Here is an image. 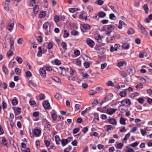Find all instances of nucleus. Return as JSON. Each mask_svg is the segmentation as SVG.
<instances>
[{"mask_svg": "<svg viewBox=\"0 0 152 152\" xmlns=\"http://www.w3.org/2000/svg\"><path fill=\"white\" fill-rule=\"evenodd\" d=\"M109 18L111 20H114V18H115V17L113 14L111 13L110 15Z\"/></svg>", "mask_w": 152, "mask_h": 152, "instance_id": "nucleus-60", "label": "nucleus"}, {"mask_svg": "<svg viewBox=\"0 0 152 152\" xmlns=\"http://www.w3.org/2000/svg\"><path fill=\"white\" fill-rule=\"evenodd\" d=\"M107 86H114V83L112 82L111 81H109L107 83Z\"/></svg>", "mask_w": 152, "mask_h": 152, "instance_id": "nucleus-43", "label": "nucleus"}, {"mask_svg": "<svg viewBox=\"0 0 152 152\" xmlns=\"http://www.w3.org/2000/svg\"><path fill=\"white\" fill-rule=\"evenodd\" d=\"M82 27L83 28L86 30H88L90 28V26L88 24H84L83 25Z\"/></svg>", "mask_w": 152, "mask_h": 152, "instance_id": "nucleus-19", "label": "nucleus"}, {"mask_svg": "<svg viewBox=\"0 0 152 152\" xmlns=\"http://www.w3.org/2000/svg\"><path fill=\"white\" fill-rule=\"evenodd\" d=\"M118 45H119L115 44L114 46L113 45L111 46L110 48V51L111 52H113L114 51H117L118 47L119 46Z\"/></svg>", "mask_w": 152, "mask_h": 152, "instance_id": "nucleus-8", "label": "nucleus"}, {"mask_svg": "<svg viewBox=\"0 0 152 152\" xmlns=\"http://www.w3.org/2000/svg\"><path fill=\"white\" fill-rule=\"evenodd\" d=\"M14 26V23H12L10 24L9 23L7 26V28L10 32H11Z\"/></svg>", "mask_w": 152, "mask_h": 152, "instance_id": "nucleus-11", "label": "nucleus"}, {"mask_svg": "<svg viewBox=\"0 0 152 152\" xmlns=\"http://www.w3.org/2000/svg\"><path fill=\"white\" fill-rule=\"evenodd\" d=\"M61 145L63 146H64L68 143L66 139H62L61 141Z\"/></svg>", "mask_w": 152, "mask_h": 152, "instance_id": "nucleus-22", "label": "nucleus"}, {"mask_svg": "<svg viewBox=\"0 0 152 152\" xmlns=\"http://www.w3.org/2000/svg\"><path fill=\"white\" fill-rule=\"evenodd\" d=\"M15 71L16 74L18 75H20L21 72V70L19 68L15 69Z\"/></svg>", "mask_w": 152, "mask_h": 152, "instance_id": "nucleus-39", "label": "nucleus"}, {"mask_svg": "<svg viewBox=\"0 0 152 152\" xmlns=\"http://www.w3.org/2000/svg\"><path fill=\"white\" fill-rule=\"evenodd\" d=\"M98 16L99 17L103 18L106 15L105 12L103 11H101L98 13Z\"/></svg>", "mask_w": 152, "mask_h": 152, "instance_id": "nucleus-18", "label": "nucleus"}, {"mask_svg": "<svg viewBox=\"0 0 152 152\" xmlns=\"http://www.w3.org/2000/svg\"><path fill=\"white\" fill-rule=\"evenodd\" d=\"M123 144L121 143H119L117 144L116 148L118 149H121L123 147Z\"/></svg>", "mask_w": 152, "mask_h": 152, "instance_id": "nucleus-36", "label": "nucleus"}, {"mask_svg": "<svg viewBox=\"0 0 152 152\" xmlns=\"http://www.w3.org/2000/svg\"><path fill=\"white\" fill-rule=\"evenodd\" d=\"M44 143L45 145L47 147L49 146L50 144V142L49 141L47 140H45L44 141Z\"/></svg>", "mask_w": 152, "mask_h": 152, "instance_id": "nucleus-62", "label": "nucleus"}, {"mask_svg": "<svg viewBox=\"0 0 152 152\" xmlns=\"http://www.w3.org/2000/svg\"><path fill=\"white\" fill-rule=\"evenodd\" d=\"M116 109L113 108H110L107 109V110L108 113L110 115H112L115 112Z\"/></svg>", "mask_w": 152, "mask_h": 152, "instance_id": "nucleus-13", "label": "nucleus"}, {"mask_svg": "<svg viewBox=\"0 0 152 152\" xmlns=\"http://www.w3.org/2000/svg\"><path fill=\"white\" fill-rule=\"evenodd\" d=\"M71 34L72 35L74 36H76L78 34V32L77 31L74 30L71 31Z\"/></svg>", "mask_w": 152, "mask_h": 152, "instance_id": "nucleus-33", "label": "nucleus"}, {"mask_svg": "<svg viewBox=\"0 0 152 152\" xmlns=\"http://www.w3.org/2000/svg\"><path fill=\"white\" fill-rule=\"evenodd\" d=\"M39 6L38 5H36L33 7V12L34 13L36 14L38 11L39 9Z\"/></svg>", "mask_w": 152, "mask_h": 152, "instance_id": "nucleus-16", "label": "nucleus"}, {"mask_svg": "<svg viewBox=\"0 0 152 152\" xmlns=\"http://www.w3.org/2000/svg\"><path fill=\"white\" fill-rule=\"evenodd\" d=\"M45 68L43 67L40 68L39 70L40 75L42 77H45L46 76Z\"/></svg>", "mask_w": 152, "mask_h": 152, "instance_id": "nucleus-2", "label": "nucleus"}, {"mask_svg": "<svg viewBox=\"0 0 152 152\" xmlns=\"http://www.w3.org/2000/svg\"><path fill=\"white\" fill-rule=\"evenodd\" d=\"M64 38H66V37H68L69 35V33L66 30H65L64 31Z\"/></svg>", "mask_w": 152, "mask_h": 152, "instance_id": "nucleus-32", "label": "nucleus"}, {"mask_svg": "<svg viewBox=\"0 0 152 152\" xmlns=\"http://www.w3.org/2000/svg\"><path fill=\"white\" fill-rule=\"evenodd\" d=\"M2 69L4 72L6 74H8V70L6 66L4 65L2 66Z\"/></svg>", "mask_w": 152, "mask_h": 152, "instance_id": "nucleus-20", "label": "nucleus"}, {"mask_svg": "<svg viewBox=\"0 0 152 152\" xmlns=\"http://www.w3.org/2000/svg\"><path fill=\"white\" fill-rule=\"evenodd\" d=\"M9 4L8 3H6L5 5L4 6V9L7 11H8L9 10V7H8Z\"/></svg>", "mask_w": 152, "mask_h": 152, "instance_id": "nucleus-45", "label": "nucleus"}, {"mask_svg": "<svg viewBox=\"0 0 152 152\" xmlns=\"http://www.w3.org/2000/svg\"><path fill=\"white\" fill-rule=\"evenodd\" d=\"M55 139L56 144L58 145L60 143L59 142L60 141L59 137L58 135H56L55 137Z\"/></svg>", "mask_w": 152, "mask_h": 152, "instance_id": "nucleus-23", "label": "nucleus"}, {"mask_svg": "<svg viewBox=\"0 0 152 152\" xmlns=\"http://www.w3.org/2000/svg\"><path fill=\"white\" fill-rule=\"evenodd\" d=\"M72 149V147L71 146H69L68 147L66 148L64 151V152H69V151Z\"/></svg>", "mask_w": 152, "mask_h": 152, "instance_id": "nucleus-34", "label": "nucleus"}, {"mask_svg": "<svg viewBox=\"0 0 152 152\" xmlns=\"http://www.w3.org/2000/svg\"><path fill=\"white\" fill-rule=\"evenodd\" d=\"M138 27L140 28L142 32L145 34H146L147 31L144 27L141 24H139L138 25Z\"/></svg>", "mask_w": 152, "mask_h": 152, "instance_id": "nucleus-15", "label": "nucleus"}, {"mask_svg": "<svg viewBox=\"0 0 152 152\" xmlns=\"http://www.w3.org/2000/svg\"><path fill=\"white\" fill-rule=\"evenodd\" d=\"M126 119L122 117H121L120 119V123L122 125H125L126 124Z\"/></svg>", "mask_w": 152, "mask_h": 152, "instance_id": "nucleus-12", "label": "nucleus"}, {"mask_svg": "<svg viewBox=\"0 0 152 152\" xmlns=\"http://www.w3.org/2000/svg\"><path fill=\"white\" fill-rule=\"evenodd\" d=\"M107 29L109 31L111 32L112 29H114V28L111 25H109L107 28Z\"/></svg>", "mask_w": 152, "mask_h": 152, "instance_id": "nucleus-61", "label": "nucleus"}, {"mask_svg": "<svg viewBox=\"0 0 152 152\" xmlns=\"http://www.w3.org/2000/svg\"><path fill=\"white\" fill-rule=\"evenodd\" d=\"M48 22H45L43 24V27L45 29H47L48 27Z\"/></svg>", "mask_w": 152, "mask_h": 152, "instance_id": "nucleus-42", "label": "nucleus"}, {"mask_svg": "<svg viewBox=\"0 0 152 152\" xmlns=\"http://www.w3.org/2000/svg\"><path fill=\"white\" fill-rule=\"evenodd\" d=\"M108 121L111 124L114 125H116L117 124L116 121L114 118L109 119H108Z\"/></svg>", "mask_w": 152, "mask_h": 152, "instance_id": "nucleus-10", "label": "nucleus"}, {"mask_svg": "<svg viewBox=\"0 0 152 152\" xmlns=\"http://www.w3.org/2000/svg\"><path fill=\"white\" fill-rule=\"evenodd\" d=\"M28 83L29 84V86H32L34 87H35L36 86V84L35 83H34L31 80H29L28 81Z\"/></svg>", "mask_w": 152, "mask_h": 152, "instance_id": "nucleus-49", "label": "nucleus"}, {"mask_svg": "<svg viewBox=\"0 0 152 152\" xmlns=\"http://www.w3.org/2000/svg\"><path fill=\"white\" fill-rule=\"evenodd\" d=\"M88 131V129L87 127H86L83 128L82 129V131L84 134H85Z\"/></svg>", "mask_w": 152, "mask_h": 152, "instance_id": "nucleus-52", "label": "nucleus"}, {"mask_svg": "<svg viewBox=\"0 0 152 152\" xmlns=\"http://www.w3.org/2000/svg\"><path fill=\"white\" fill-rule=\"evenodd\" d=\"M55 98L58 100H59L61 98V95L58 93H56L55 95Z\"/></svg>", "mask_w": 152, "mask_h": 152, "instance_id": "nucleus-35", "label": "nucleus"}, {"mask_svg": "<svg viewBox=\"0 0 152 152\" xmlns=\"http://www.w3.org/2000/svg\"><path fill=\"white\" fill-rule=\"evenodd\" d=\"M138 102L140 104H143L144 101V100L142 98H139L137 99Z\"/></svg>", "mask_w": 152, "mask_h": 152, "instance_id": "nucleus-47", "label": "nucleus"}, {"mask_svg": "<svg viewBox=\"0 0 152 152\" xmlns=\"http://www.w3.org/2000/svg\"><path fill=\"white\" fill-rule=\"evenodd\" d=\"M79 131V129L77 128H76L74 129L73 132L74 134H76L78 133Z\"/></svg>", "mask_w": 152, "mask_h": 152, "instance_id": "nucleus-64", "label": "nucleus"}, {"mask_svg": "<svg viewBox=\"0 0 152 152\" xmlns=\"http://www.w3.org/2000/svg\"><path fill=\"white\" fill-rule=\"evenodd\" d=\"M16 60L20 64H21L23 60L20 57L17 56L16 58Z\"/></svg>", "mask_w": 152, "mask_h": 152, "instance_id": "nucleus-24", "label": "nucleus"}, {"mask_svg": "<svg viewBox=\"0 0 152 152\" xmlns=\"http://www.w3.org/2000/svg\"><path fill=\"white\" fill-rule=\"evenodd\" d=\"M12 103L13 105H15L18 104V102L17 100L15 98L13 99L12 100Z\"/></svg>", "mask_w": 152, "mask_h": 152, "instance_id": "nucleus-28", "label": "nucleus"}, {"mask_svg": "<svg viewBox=\"0 0 152 152\" xmlns=\"http://www.w3.org/2000/svg\"><path fill=\"white\" fill-rule=\"evenodd\" d=\"M98 4L99 5H102L104 3V1L102 0H98L97 1Z\"/></svg>", "mask_w": 152, "mask_h": 152, "instance_id": "nucleus-55", "label": "nucleus"}, {"mask_svg": "<svg viewBox=\"0 0 152 152\" xmlns=\"http://www.w3.org/2000/svg\"><path fill=\"white\" fill-rule=\"evenodd\" d=\"M21 109L19 108H17L15 110V115H17L19 114L21 111Z\"/></svg>", "mask_w": 152, "mask_h": 152, "instance_id": "nucleus-26", "label": "nucleus"}, {"mask_svg": "<svg viewBox=\"0 0 152 152\" xmlns=\"http://www.w3.org/2000/svg\"><path fill=\"white\" fill-rule=\"evenodd\" d=\"M130 135V134L129 132L128 133L126 134L124 139V140L125 141L127 140L129 137Z\"/></svg>", "mask_w": 152, "mask_h": 152, "instance_id": "nucleus-44", "label": "nucleus"}, {"mask_svg": "<svg viewBox=\"0 0 152 152\" xmlns=\"http://www.w3.org/2000/svg\"><path fill=\"white\" fill-rule=\"evenodd\" d=\"M140 132L142 134L143 136H144L145 135V134L146 133V132L143 129H140Z\"/></svg>", "mask_w": 152, "mask_h": 152, "instance_id": "nucleus-51", "label": "nucleus"}, {"mask_svg": "<svg viewBox=\"0 0 152 152\" xmlns=\"http://www.w3.org/2000/svg\"><path fill=\"white\" fill-rule=\"evenodd\" d=\"M45 12L43 11H42L40 12V13L39 14V16L40 18H43L45 17Z\"/></svg>", "mask_w": 152, "mask_h": 152, "instance_id": "nucleus-30", "label": "nucleus"}, {"mask_svg": "<svg viewBox=\"0 0 152 152\" xmlns=\"http://www.w3.org/2000/svg\"><path fill=\"white\" fill-rule=\"evenodd\" d=\"M113 96V95L111 94H109L107 95L105 97V99L107 101H109L112 99Z\"/></svg>", "mask_w": 152, "mask_h": 152, "instance_id": "nucleus-17", "label": "nucleus"}, {"mask_svg": "<svg viewBox=\"0 0 152 152\" xmlns=\"http://www.w3.org/2000/svg\"><path fill=\"white\" fill-rule=\"evenodd\" d=\"M96 39L97 40V42H101L102 39L101 38V36L100 34L98 35V38H96Z\"/></svg>", "mask_w": 152, "mask_h": 152, "instance_id": "nucleus-54", "label": "nucleus"}, {"mask_svg": "<svg viewBox=\"0 0 152 152\" xmlns=\"http://www.w3.org/2000/svg\"><path fill=\"white\" fill-rule=\"evenodd\" d=\"M127 72L130 75H132L135 73V70L133 67H130L128 69Z\"/></svg>", "mask_w": 152, "mask_h": 152, "instance_id": "nucleus-4", "label": "nucleus"}, {"mask_svg": "<svg viewBox=\"0 0 152 152\" xmlns=\"http://www.w3.org/2000/svg\"><path fill=\"white\" fill-rule=\"evenodd\" d=\"M42 105L45 109H48L50 107V104L47 101H45L42 103Z\"/></svg>", "mask_w": 152, "mask_h": 152, "instance_id": "nucleus-7", "label": "nucleus"}, {"mask_svg": "<svg viewBox=\"0 0 152 152\" xmlns=\"http://www.w3.org/2000/svg\"><path fill=\"white\" fill-rule=\"evenodd\" d=\"M61 45L62 48L65 50L67 49V44L66 43L64 42H62L61 43Z\"/></svg>", "mask_w": 152, "mask_h": 152, "instance_id": "nucleus-37", "label": "nucleus"}, {"mask_svg": "<svg viewBox=\"0 0 152 152\" xmlns=\"http://www.w3.org/2000/svg\"><path fill=\"white\" fill-rule=\"evenodd\" d=\"M53 47V44L51 42H49L48 44V48L49 49H51Z\"/></svg>", "mask_w": 152, "mask_h": 152, "instance_id": "nucleus-48", "label": "nucleus"}, {"mask_svg": "<svg viewBox=\"0 0 152 152\" xmlns=\"http://www.w3.org/2000/svg\"><path fill=\"white\" fill-rule=\"evenodd\" d=\"M129 44L128 43H124L123 44L122 47L123 48L125 49H128L129 48Z\"/></svg>", "mask_w": 152, "mask_h": 152, "instance_id": "nucleus-31", "label": "nucleus"}, {"mask_svg": "<svg viewBox=\"0 0 152 152\" xmlns=\"http://www.w3.org/2000/svg\"><path fill=\"white\" fill-rule=\"evenodd\" d=\"M33 134L38 137L40 136L41 133V131L38 129H34L32 132Z\"/></svg>", "mask_w": 152, "mask_h": 152, "instance_id": "nucleus-3", "label": "nucleus"}, {"mask_svg": "<svg viewBox=\"0 0 152 152\" xmlns=\"http://www.w3.org/2000/svg\"><path fill=\"white\" fill-rule=\"evenodd\" d=\"M59 17L56 15L54 16V19L55 22H58L59 21Z\"/></svg>", "mask_w": 152, "mask_h": 152, "instance_id": "nucleus-50", "label": "nucleus"}, {"mask_svg": "<svg viewBox=\"0 0 152 152\" xmlns=\"http://www.w3.org/2000/svg\"><path fill=\"white\" fill-rule=\"evenodd\" d=\"M13 53L12 51L11 50H9L7 53V56L9 57L12 56L13 55Z\"/></svg>", "mask_w": 152, "mask_h": 152, "instance_id": "nucleus-29", "label": "nucleus"}, {"mask_svg": "<svg viewBox=\"0 0 152 152\" xmlns=\"http://www.w3.org/2000/svg\"><path fill=\"white\" fill-rule=\"evenodd\" d=\"M126 93L124 91H121L119 93V95L122 97H125L126 95Z\"/></svg>", "mask_w": 152, "mask_h": 152, "instance_id": "nucleus-41", "label": "nucleus"}, {"mask_svg": "<svg viewBox=\"0 0 152 152\" xmlns=\"http://www.w3.org/2000/svg\"><path fill=\"white\" fill-rule=\"evenodd\" d=\"M2 142L4 145H6L7 144V142L6 139L4 138H3L2 140Z\"/></svg>", "mask_w": 152, "mask_h": 152, "instance_id": "nucleus-56", "label": "nucleus"}, {"mask_svg": "<svg viewBox=\"0 0 152 152\" xmlns=\"http://www.w3.org/2000/svg\"><path fill=\"white\" fill-rule=\"evenodd\" d=\"M129 34H133L134 33V31L133 29L129 28L128 31Z\"/></svg>", "mask_w": 152, "mask_h": 152, "instance_id": "nucleus-57", "label": "nucleus"}, {"mask_svg": "<svg viewBox=\"0 0 152 152\" xmlns=\"http://www.w3.org/2000/svg\"><path fill=\"white\" fill-rule=\"evenodd\" d=\"M86 43L91 48H93L94 45V41L89 38L87 39Z\"/></svg>", "mask_w": 152, "mask_h": 152, "instance_id": "nucleus-5", "label": "nucleus"}, {"mask_svg": "<svg viewBox=\"0 0 152 152\" xmlns=\"http://www.w3.org/2000/svg\"><path fill=\"white\" fill-rule=\"evenodd\" d=\"M69 73L70 76L68 77V79L69 81H73L77 79V73L75 71L71 68H70Z\"/></svg>", "mask_w": 152, "mask_h": 152, "instance_id": "nucleus-1", "label": "nucleus"}, {"mask_svg": "<svg viewBox=\"0 0 152 152\" xmlns=\"http://www.w3.org/2000/svg\"><path fill=\"white\" fill-rule=\"evenodd\" d=\"M145 53H140L139 54V56L140 58H143L144 56H146V54L145 55Z\"/></svg>", "mask_w": 152, "mask_h": 152, "instance_id": "nucleus-58", "label": "nucleus"}, {"mask_svg": "<svg viewBox=\"0 0 152 152\" xmlns=\"http://www.w3.org/2000/svg\"><path fill=\"white\" fill-rule=\"evenodd\" d=\"M52 78L53 80L56 82H59L60 81L59 78L57 77L53 76L52 77Z\"/></svg>", "mask_w": 152, "mask_h": 152, "instance_id": "nucleus-40", "label": "nucleus"}, {"mask_svg": "<svg viewBox=\"0 0 152 152\" xmlns=\"http://www.w3.org/2000/svg\"><path fill=\"white\" fill-rule=\"evenodd\" d=\"M98 50L99 52V53L102 54L104 53L105 52V49L103 48H100L98 49Z\"/></svg>", "mask_w": 152, "mask_h": 152, "instance_id": "nucleus-27", "label": "nucleus"}, {"mask_svg": "<svg viewBox=\"0 0 152 152\" xmlns=\"http://www.w3.org/2000/svg\"><path fill=\"white\" fill-rule=\"evenodd\" d=\"M139 144V143L137 142H134L133 143L129 144V146H132V147H135L137 146Z\"/></svg>", "mask_w": 152, "mask_h": 152, "instance_id": "nucleus-38", "label": "nucleus"}, {"mask_svg": "<svg viewBox=\"0 0 152 152\" xmlns=\"http://www.w3.org/2000/svg\"><path fill=\"white\" fill-rule=\"evenodd\" d=\"M58 72L59 73L63 75H64L66 73V69L63 67H60L59 68Z\"/></svg>", "mask_w": 152, "mask_h": 152, "instance_id": "nucleus-6", "label": "nucleus"}, {"mask_svg": "<svg viewBox=\"0 0 152 152\" xmlns=\"http://www.w3.org/2000/svg\"><path fill=\"white\" fill-rule=\"evenodd\" d=\"M51 117L53 120L56 121L57 119V115L56 114L53 113L52 114Z\"/></svg>", "mask_w": 152, "mask_h": 152, "instance_id": "nucleus-46", "label": "nucleus"}, {"mask_svg": "<svg viewBox=\"0 0 152 152\" xmlns=\"http://www.w3.org/2000/svg\"><path fill=\"white\" fill-rule=\"evenodd\" d=\"M143 8L146 13L148 12V5L147 4H145L143 6Z\"/></svg>", "mask_w": 152, "mask_h": 152, "instance_id": "nucleus-25", "label": "nucleus"}, {"mask_svg": "<svg viewBox=\"0 0 152 152\" xmlns=\"http://www.w3.org/2000/svg\"><path fill=\"white\" fill-rule=\"evenodd\" d=\"M38 49L39 50L37 53V56L38 57H41L42 54V51L43 50V49H44V48L42 49V47L40 46H39L38 48Z\"/></svg>", "mask_w": 152, "mask_h": 152, "instance_id": "nucleus-9", "label": "nucleus"}, {"mask_svg": "<svg viewBox=\"0 0 152 152\" xmlns=\"http://www.w3.org/2000/svg\"><path fill=\"white\" fill-rule=\"evenodd\" d=\"M142 86L143 85L141 83H140L137 85L136 87L137 88H139L140 89L142 88Z\"/></svg>", "mask_w": 152, "mask_h": 152, "instance_id": "nucleus-53", "label": "nucleus"}, {"mask_svg": "<svg viewBox=\"0 0 152 152\" xmlns=\"http://www.w3.org/2000/svg\"><path fill=\"white\" fill-rule=\"evenodd\" d=\"M81 106L78 104H76L75 106V109L76 111L79 112L80 111Z\"/></svg>", "mask_w": 152, "mask_h": 152, "instance_id": "nucleus-14", "label": "nucleus"}, {"mask_svg": "<svg viewBox=\"0 0 152 152\" xmlns=\"http://www.w3.org/2000/svg\"><path fill=\"white\" fill-rule=\"evenodd\" d=\"M96 92V91L91 90L89 91V94L91 95H94Z\"/></svg>", "mask_w": 152, "mask_h": 152, "instance_id": "nucleus-63", "label": "nucleus"}, {"mask_svg": "<svg viewBox=\"0 0 152 152\" xmlns=\"http://www.w3.org/2000/svg\"><path fill=\"white\" fill-rule=\"evenodd\" d=\"M129 145L126 147L125 151L126 152H134V151L132 148L129 147Z\"/></svg>", "mask_w": 152, "mask_h": 152, "instance_id": "nucleus-21", "label": "nucleus"}, {"mask_svg": "<svg viewBox=\"0 0 152 152\" xmlns=\"http://www.w3.org/2000/svg\"><path fill=\"white\" fill-rule=\"evenodd\" d=\"M54 63L55 64L58 65H59L61 64V62L58 59H56L55 60Z\"/></svg>", "mask_w": 152, "mask_h": 152, "instance_id": "nucleus-59", "label": "nucleus"}]
</instances>
